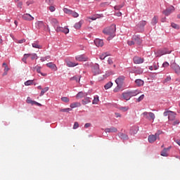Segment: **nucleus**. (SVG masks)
I'll return each mask as SVG.
<instances>
[{"instance_id":"1","label":"nucleus","mask_w":180,"mask_h":180,"mask_svg":"<svg viewBox=\"0 0 180 180\" xmlns=\"http://www.w3.org/2000/svg\"><path fill=\"white\" fill-rule=\"evenodd\" d=\"M103 33L107 36H109L107 40H112V39L116 36V25H112L110 27H105L103 30Z\"/></svg>"},{"instance_id":"2","label":"nucleus","mask_w":180,"mask_h":180,"mask_svg":"<svg viewBox=\"0 0 180 180\" xmlns=\"http://www.w3.org/2000/svg\"><path fill=\"white\" fill-rule=\"evenodd\" d=\"M29 57H30L31 60H37V58H39L37 53H25L22 61L25 63V64H27V58H29Z\"/></svg>"},{"instance_id":"3","label":"nucleus","mask_w":180,"mask_h":180,"mask_svg":"<svg viewBox=\"0 0 180 180\" xmlns=\"http://www.w3.org/2000/svg\"><path fill=\"white\" fill-rule=\"evenodd\" d=\"M142 115L145 119H147L150 122H151V120L154 122V120L155 119V115L154 114V112H143L142 113Z\"/></svg>"},{"instance_id":"4","label":"nucleus","mask_w":180,"mask_h":180,"mask_svg":"<svg viewBox=\"0 0 180 180\" xmlns=\"http://www.w3.org/2000/svg\"><path fill=\"white\" fill-rule=\"evenodd\" d=\"M164 116H168L169 120H174L175 116H176V114L173 111H165L163 113Z\"/></svg>"},{"instance_id":"5","label":"nucleus","mask_w":180,"mask_h":180,"mask_svg":"<svg viewBox=\"0 0 180 180\" xmlns=\"http://www.w3.org/2000/svg\"><path fill=\"white\" fill-rule=\"evenodd\" d=\"M157 57H161V56H164L165 54H171V51H168L167 49H159L157 52Z\"/></svg>"},{"instance_id":"6","label":"nucleus","mask_w":180,"mask_h":180,"mask_svg":"<svg viewBox=\"0 0 180 180\" xmlns=\"http://www.w3.org/2000/svg\"><path fill=\"white\" fill-rule=\"evenodd\" d=\"M158 139H160V134L155 133V135H150L148 140L150 143H154Z\"/></svg>"},{"instance_id":"7","label":"nucleus","mask_w":180,"mask_h":180,"mask_svg":"<svg viewBox=\"0 0 180 180\" xmlns=\"http://www.w3.org/2000/svg\"><path fill=\"white\" fill-rule=\"evenodd\" d=\"M125 79L126 77L124 76H120L118 78L115 79V83L117 84V85L123 86V82H124Z\"/></svg>"},{"instance_id":"8","label":"nucleus","mask_w":180,"mask_h":180,"mask_svg":"<svg viewBox=\"0 0 180 180\" xmlns=\"http://www.w3.org/2000/svg\"><path fill=\"white\" fill-rule=\"evenodd\" d=\"M56 32H61L62 33H65V34H68V33H70V30L68 29V27H57Z\"/></svg>"},{"instance_id":"9","label":"nucleus","mask_w":180,"mask_h":180,"mask_svg":"<svg viewBox=\"0 0 180 180\" xmlns=\"http://www.w3.org/2000/svg\"><path fill=\"white\" fill-rule=\"evenodd\" d=\"M170 67L174 70V71H175L176 74H180V67L176 63H172Z\"/></svg>"},{"instance_id":"10","label":"nucleus","mask_w":180,"mask_h":180,"mask_svg":"<svg viewBox=\"0 0 180 180\" xmlns=\"http://www.w3.org/2000/svg\"><path fill=\"white\" fill-rule=\"evenodd\" d=\"M174 11H175V8H174V6H171L170 8H167L166 10L163 11L162 13L164 15H165V16H169V14L172 12H174Z\"/></svg>"},{"instance_id":"11","label":"nucleus","mask_w":180,"mask_h":180,"mask_svg":"<svg viewBox=\"0 0 180 180\" xmlns=\"http://www.w3.org/2000/svg\"><path fill=\"white\" fill-rule=\"evenodd\" d=\"M92 72H94V75H98L101 74V70L99 69V65L98 64H95L93 69Z\"/></svg>"},{"instance_id":"12","label":"nucleus","mask_w":180,"mask_h":180,"mask_svg":"<svg viewBox=\"0 0 180 180\" xmlns=\"http://www.w3.org/2000/svg\"><path fill=\"white\" fill-rule=\"evenodd\" d=\"M22 18L24 19V20H29V21L34 20V18L29 13H25L22 15Z\"/></svg>"},{"instance_id":"13","label":"nucleus","mask_w":180,"mask_h":180,"mask_svg":"<svg viewBox=\"0 0 180 180\" xmlns=\"http://www.w3.org/2000/svg\"><path fill=\"white\" fill-rule=\"evenodd\" d=\"M35 26L37 29H45L46 24L43 21H37L35 22Z\"/></svg>"},{"instance_id":"14","label":"nucleus","mask_w":180,"mask_h":180,"mask_svg":"<svg viewBox=\"0 0 180 180\" xmlns=\"http://www.w3.org/2000/svg\"><path fill=\"white\" fill-rule=\"evenodd\" d=\"M75 58L77 61H88V57L85 55H79Z\"/></svg>"},{"instance_id":"15","label":"nucleus","mask_w":180,"mask_h":180,"mask_svg":"<svg viewBox=\"0 0 180 180\" xmlns=\"http://www.w3.org/2000/svg\"><path fill=\"white\" fill-rule=\"evenodd\" d=\"M134 64H141L144 63V60L139 56H135L133 58Z\"/></svg>"},{"instance_id":"16","label":"nucleus","mask_w":180,"mask_h":180,"mask_svg":"<svg viewBox=\"0 0 180 180\" xmlns=\"http://www.w3.org/2000/svg\"><path fill=\"white\" fill-rule=\"evenodd\" d=\"M105 131L106 133H117V128L115 127H111L110 128H106L105 129Z\"/></svg>"},{"instance_id":"17","label":"nucleus","mask_w":180,"mask_h":180,"mask_svg":"<svg viewBox=\"0 0 180 180\" xmlns=\"http://www.w3.org/2000/svg\"><path fill=\"white\" fill-rule=\"evenodd\" d=\"M132 40L134 41L135 44H141V39H140V37L137 36V35H134L132 37Z\"/></svg>"},{"instance_id":"18","label":"nucleus","mask_w":180,"mask_h":180,"mask_svg":"<svg viewBox=\"0 0 180 180\" xmlns=\"http://www.w3.org/2000/svg\"><path fill=\"white\" fill-rule=\"evenodd\" d=\"M94 44L97 47H102L103 46V40L99 39H96L94 40Z\"/></svg>"},{"instance_id":"19","label":"nucleus","mask_w":180,"mask_h":180,"mask_svg":"<svg viewBox=\"0 0 180 180\" xmlns=\"http://www.w3.org/2000/svg\"><path fill=\"white\" fill-rule=\"evenodd\" d=\"M46 67H48L49 68H51V70H53V71H57V70H58L57 65H56V64H54L53 63H47Z\"/></svg>"},{"instance_id":"20","label":"nucleus","mask_w":180,"mask_h":180,"mask_svg":"<svg viewBox=\"0 0 180 180\" xmlns=\"http://www.w3.org/2000/svg\"><path fill=\"white\" fill-rule=\"evenodd\" d=\"M84 24V20H81L79 22H76L75 24V29H77V30H79V29H81V27L82 26V25Z\"/></svg>"},{"instance_id":"21","label":"nucleus","mask_w":180,"mask_h":180,"mask_svg":"<svg viewBox=\"0 0 180 180\" xmlns=\"http://www.w3.org/2000/svg\"><path fill=\"white\" fill-rule=\"evenodd\" d=\"M122 97L125 101H130V98H131L129 91L122 93Z\"/></svg>"},{"instance_id":"22","label":"nucleus","mask_w":180,"mask_h":180,"mask_svg":"<svg viewBox=\"0 0 180 180\" xmlns=\"http://www.w3.org/2000/svg\"><path fill=\"white\" fill-rule=\"evenodd\" d=\"M32 46L34 49H42L41 45L39 44V41H35L32 44Z\"/></svg>"},{"instance_id":"23","label":"nucleus","mask_w":180,"mask_h":180,"mask_svg":"<svg viewBox=\"0 0 180 180\" xmlns=\"http://www.w3.org/2000/svg\"><path fill=\"white\" fill-rule=\"evenodd\" d=\"M85 96H86V94L82 91H80L77 94L76 98L77 99H81L82 98H85Z\"/></svg>"},{"instance_id":"24","label":"nucleus","mask_w":180,"mask_h":180,"mask_svg":"<svg viewBox=\"0 0 180 180\" xmlns=\"http://www.w3.org/2000/svg\"><path fill=\"white\" fill-rule=\"evenodd\" d=\"M135 83L137 85V86H143V85H144V81H143L141 79H136Z\"/></svg>"},{"instance_id":"25","label":"nucleus","mask_w":180,"mask_h":180,"mask_svg":"<svg viewBox=\"0 0 180 180\" xmlns=\"http://www.w3.org/2000/svg\"><path fill=\"white\" fill-rule=\"evenodd\" d=\"M137 131H139V128H137V127H132L130 129L131 134H136Z\"/></svg>"},{"instance_id":"26","label":"nucleus","mask_w":180,"mask_h":180,"mask_svg":"<svg viewBox=\"0 0 180 180\" xmlns=\"http://www.w3.org/2000/svg\"><path fill=\"white\" fill-rule=\"evenodd\" d=\"M159 65H158V63H153V65H152V66H150L149 67V70H150V71H153V70H157L158 68H159Z\"/></svg>"},{"instance_id":"27","label":"nucleus","mask_w":180,"mask_h":180,"mask_svg":"<svg viewBox=\"0 0 180 180\" xmlns=\"http://www.w3.org/2000/svg\"><path fill=\"white\" fill-rule=\"evenodd\" d=\"M70 108H72V109H74L75 108H79V106H81V103H78V102H75V103H72L70 104Z\"/></svg>"},{"instance_id":"28","label":"nucleus","mask_w":180,"mask_h":180,"mask_svg":"<svg viewBox=\"0 0 180 180\" xmlns=\"http://www.w3.org/2000/svg\"><path fill=\"white\" fill-rule=\"evenodd\" d=\"M66 65L68 67H75V66L78 65V64H76L75 63L68 60V61H66Z\"/></svg>"},{"instance_id":"29","label":"nucleus","mask_w":180,"mask_h":180,"mask_svg":"<svg viewBox=\"0 0 180 180\" xmlns=\"http://www.w3.org/2000/svg\"><path fill=\"white\" fill-rule=\"evenodd\" d=\"M80 79V76H74L70 79V81H76V82H79Z\"/></svg>"},{"instance_id":"30","label":"nucleus","mask_w":180,"mask_h":180,"mask_svg":"<svg viewBox=\"0 0 180 180\" xmlns=\"http://www.w3.org/2000/svg\"><path fill=\"white\" fill-rule=\"evenodd\" d=\"M83 105H86L88 103H91V98L89 97L85 98L82 101Z\"/></svg>"},{"instance_id":"31","label":"nucleus","mask_w":180,"mask_h":180,"mask_svg":"<svg viewBox=\"0 0 180 180\" xmlns=\"http://www.w3.org/2000/svg\"><path fill=\"white\" fill-rule=\"evenodd\" d=\"M98 103H99V96H95L94 98V100L92 101V104L93 105H98Z\"/></svg>"},{"instance_id":"32","label":"nucleus","mask_w":180,"mask_h":180,"mask_svg":"<svg viewBox=\"0 0 180 180\" xmlns=\"http://www.w3.org/2000/svg\"><path fill=\"white\" fill-rule=\"evenodd\" d=\"M168 150H169V148H168L167 149H164L161 153L160 155H162V157H168V153H167V151H168Z\"/></svg>"},{"instance_id":"33","label":"nucleus","mask_w":180,"mask_h":180,"mask_svg":"<svg viewBox=\"0 0 180 180\" xmlns=\"http://www.w3.org/2000/svg\"><path fill=\"white\" fill-rule=\"evenodd\" d=\"M63 12H64V13H66L67 15H71V13H72V10L67 8H64Z\"/></svg>"},{"instance_id":"34","label":"nucleus","mask_w":180,"mask_h":180,"mask_svg":"<svg viewBox=\"0 0 180 180\" xmlns=\"http://www.w3.org/2000/svg\"><path fill=\"white\" fill-rule=\"evenodd\" d=\"M112 86H113V83H112V82H110L104 86V88L105 89H109L110 88H112Z\"/></svg>"},{"instance_id":"35","label":"nucleus","mask_w":180,"mask_h":180,"mask_svg":"<svg viewBox=\"0 0 180 180\" xmlns=\"http://www.w3.org/2000/svg\"><path fill=\"white\" fill-rule=\"evenodd\" d=\"M158 23V16H154L152 19V25H157Z\"/></svg>"},{"instance_id":"36","label":"nucleus","mask_w":180,"mask_h":180,"mask_svg":"<svg viewBox=\"0 0 180 180\" xmlns=\"http://www.w3.org/2000/svg\"><path fill=\"white\" fill-rule=\"evenodd\" d=\"M129 93V96H131V98L132 96H136L137 95H139V92H137V91H128Z\"/></svg>"},{"instance_id":"37","label":"nucleus","mask_w":180,"mask_h":180,"mask_svg":"<svg viewBox=\"0 0 180 180\" xmlns=\"http://www.w3.org/2000/svg\"><path fill=\"white\" fill-rule=\"evenodd\" d=\"M49 87H45L44 89H43L40 93V96H43V95H44L45 92H47L49 91Z\"/></svg>"},{"instance_id":"38","label":"nucleus","mask_w":180,"mask_h":180,"mask_svg":"<svg viewBox=\"0 0 180 180\" xmlns=\"http://www.w3.org/2000/svg\"><path fill=\"white\" fill-rule=\"evenodd\" d=\"M120 139H122V140H126V139H129V136H127V135H126L123 133L120 134Z\"/></svg>"},{"instance_id":"39","label":"nucleus","mask_w":180,"mask_h":180,"mask_svg":"<svg viewBox=\"0 0 180 180\" xmlns=\"http://www.w3.org/2000/svg\"><path fill=\"white\" fill-rule=\"evenodd\" d=\"M60 99L62 102H65V103H68V102H70V98H68V97H62Z\"/></svg>"},{"instance_id":"40","label":"nucleus","mask_w":180,"mask_h":180,"mask_svg":"<svg viewBox=\"0 0 180 180\" xmlns=\"http://www.w3.org/2000/svg\"><path fill=\"white\" fill-rule=\"evenodd\" d=\"M123 6H124V4L117 5V6H115L114 7V9H115V11H120V9H122V8H123Z\"/></svg>"},{"instance_id":"41","label":"nucleus","mask_w":180,"mask_h":180,"mask_svg":"<svg viewBox=\"0 0 180 180\" xmlns=\"http://www.w3.org/2000/svg\"><path fill=\"white\" fill-rule=\"evenodd\" d=\"M70 15L72 16V18H78V16H79V14L74 11H72Z\"/></svg>"},{"instance_id":"42","label":"nucleus","mask_w":180,"mask_h":180,"mask_svg":"<svg viewBox=\"0 0 180 180\" xmlns=\"http://www.w3.org/2000/svg\"><path fill=\"white\" fill-rule=\"evenodd\" d=\"M122 86H119L117 84V86L114 89L113 92H119V91H120V89H122Z\"/></svg>"},{"instance_id":"43","label":"nucleus","mask_w":180,"mask_h":180,"mask_svg":"<svg viewBox=\"0 0 180 180\" xmlns=\"http://www.w3.org/2000/svg\"><path fill=\"white\" fill-rule=\"evenodd\" d=\"M51 23H52L53 25H58V20H57V19L56 18H51Z\"/></svg>"},{"instance_id":"44","label":"nucleus","mask_w":180,"mask_h":180,"mask_svg":"<svg viewBox=\"0 0 180 180\" xmlns=\"http://www.w3.org/2000/svg\"><path fill=\"white\" fill-rule=\"evenodd\" d=\"M33 84V80H27V82H25V85L26 86H29V85H32Z\"/></svg>"},{"instance_id":"45","label":"nucleus","mask_w":180,"mask_h":180,"mask_svg":"<svg viewBox=\"0 0 180 180\" xmlns=\"http://www.w3.org/2000/svg\"><path fill=\"white\" fill-rule=\"evenodd\" d=\"M108 57V53H104L100 56V60H105Z\"/></svg>"},{"instance_id":"46","label":"nucleus","mask_w":180,"mask_h":180,"mask_svg":"<svg viewBox=\"0 0 180 180\" xmlns=\"http://www.w3.org/2000/svg\"><path fill=\"white\" fill-rule=\"evenodd\" d=\"M107 63L109 65H112L113 64V59L112 58H108Z\"/></svg>"},{"instance_id":"47","label":"nucleus","mask_w":180,"mask_h":180,"mask_svg":"<svg viewBox=\"0 0 180 180\" xmlns=\"http://www.w3.org/2000/svg\"><path fill=\"white\" fill-rule=\"evenodd\" d=\"M71 110H72V109L71 108L60 109V112H71Z\"/></svg>"},{"instance_id":"48","label":"nucleus","mask_w":180,"mask_h":180,"mask_svg":"<svg viewBox=\"0 0 180 180\" xmlns=\"http://www.w3.org/2000/svg\"><path fill=\"white\" fill-rule=\"evenodd\" d=\"M37 72H38V74H41V75L44 76V75H43V73H41V68L40 66H38L37 68Z\"/></svg>"},{"instance_id":"49","label":"nucleus","mask_w":180,"mask_h":180,"mask_svg":"<svg viewBox=\"0 0 180 180\" xmlns=\"http://www.w3.org/2000/svg\"><path fill=\"white\" fill-rule=\"evenodd\" d=\"M171 26H172V27H173V29H177V30L179 29V25H178L174 22H172L171 24Z\"/></svg>"},{"instance_id":"50","label":"nucleus","mask_w":180,"mask_h":180,"mask_svg":"<svg viewBox=\"0 0 180 180\" xmlns=\"http://www.w3.org/2000/svg\"><path fill=\"white\" fill-rule=\"evenodd\" d=\"M79 127V124H78L77 122H75L74 125H73V129L75 130L76 129H78Z\"/></svg>"},{"instance_id":"51","label":"nucleus","mask_w":180,"mask_h":180,"mask_svg":"<svg viewBox=\"0 0 180 180\" xmlns=\"http://www.w3.org/2000/svg\"><path fill=\"white\" fill-rule=\"evenodd\" d=\"M120 110H122V112H127L129 110V107H120Z\"/></svg>"},{"instance_id":"52","label":"nucleus","mask_w":180,"mask_h":180,"mask_svg":"<svg viewBox=\"0 0 180 180\" xmlns=\"http://www.w3.org/2000/svg\"><path fill=\"white\" fill-rule=\"evenodd\" d=\"M49 58H50L49 56H46V57H42V58H41V61L43 63L44 61H46V60H49Z\"/></svg>"},{"instance_id":"53","label":"nucleus","mask_w":180,"mask_h":180,"mask_svg":"<svg viewBox=\"0 0 180 180\" xmlns=\"http://www.w3.org/2000/svg\"><path fill=\"white\" fill-rule=\"evenodd\" d=\"M48 8L49 9L50 12H54L56 11V7H54L53 6H51L48 7Z\"/></svg>"},{"instance_id":"54","label":"nucleus","mask_w":180,"mask_h":180,"mask_svg":"<svg viewBox=\"0 0 180 180\" xmlns=\"http://www.w3.org/2000/svg\"><path fill=\"white\" fill-rule=\"evenodd\" d=\"M169 81H171V77L167 76L164 80V84H165V82H169Z\"/></svg>"},{"instance_id":"55","label":"nucleus","mask_w":180,"mask_h":180,"mask_svg":"<svg viewBox=\"0 0 180 180\" xmlns=\"http://www.w3.org/2000/svg\"><path fill=\"white\" fill-rule=\"evenodd\" d=\"M143 99H144V94H142L140 97H139L137 98V101L138 102H141V101H143Z\"/></svg>"},{"instance_id":"56","label":"nucleus","mask_w":180,"mask_h":180,"mask_svg":"<svg viewBox=\"0 0 180 180\" xmlns=\"http://www.w3.org/2000/svg\"><path fill=\"white\" fill-rule=\"evenodd\" d=\"M27 103H30L31 105H32L33 101L32 100V98H30V97H27Z\"/></svg>"},{"instance_id":"57","label":"nucleus","mask_w":180,"mask_h":180,"mask_svg":"<svg viewBox=\"0 0 180 180\" xmlns=\"http://www.w3.org/2000/svg\"><path fill=\"white\" fill-rule=\"evenodd\" d=\"M162 67H163L164 68H167V67H169V63L168 62H165V63H163V64H162Z\"/></svg>"},{"instance_id":"58","label":"nucleus","mask_w":180,"mask_h":180,"mask_svg":"<svg viewBox=\"0 0 180 180\" xmlns=\"http://www.w3.org/2000/svg\"><path fill=\"white\" fill-rule=\"evenodd\" d=\"M127 44H128L129 46H134V44H135V42H134V41L132 39V41H127Z\"/></svg>"},{"instance_id":"59","label":"nucleus","mask_w":180,"mask_h":180,"mask_svg":"<svg viewBox=\"0 0 180 180\" xmlns=\"http://www.w3.org/2000/svg\"><path fill=\"white\" fill-rule=\"evenodd\" d=\"M46 3L48 4V5H53V0H46Z\"/></svg>"},{"instance_id":"60","label":"nucleus","mask_w":180,"mask_h":180,"mask_svg":"<svg viewBox=\"0 0 180 180\" xmlns=\"http://www.w3.org/2000/svg\"><path fill=\"white\" fill-rule=\"evenodd\" d=\"M25 41H26V39H22L18 40V43H19L20 44H22V43H25Z\"/></svg>"},{"instance_id":"61","label":"nucleus","mask_w":180,"mask_h":180,"mask_svg":"<svg viewBox=\"0 0 180 180\" xmlns=\"http://www.w3.org/2000/svg\"><path fill=\"white\" fill-rule=\"evenodd\" d=\"M22 5H23V3H22V1H20V2H18L17 6H18V8H22Z\"/></svg>"},{"instance_id":"62","label":"nucleus","mask_w":180,"mask_h":180,"mask_svg":"<svg viewBox=\"0 0 180 180\" xmlns=\"http://www.w3.org/2000/svg\"><path fill=\"white\" fill-rule=\"evenodd\" d=\"M84 127H85L86 129H88V127H91V123H86V124H84Z\"/></svg>"},{"instance_id":"63","label":"nucleus","mask_w":180,"mask_h":180,"mask_svg":"<svg viewBox=\"0 0 180 180\" xmlns=\"http://www.w3.org/2000/svg\"><path fill=\"white\" fill-rule=\"evenodd\" d=\"M146 25H147V22L144 20L141 22V26H146Z\"/></svg>"},{"instance_id":"64","label":"nucleus","mask_w":180,"mask_h":180,"mask_svg":"<svg viewBox=\"0 0 180 180\" xmlns=\"http://www.w3.org/2000/svg\"><path fill=\"white\" fill-rule=\"evenodd\" d=\"M115 117H122V115L119 112H115Z\"/></svg>"}]
</instances>
